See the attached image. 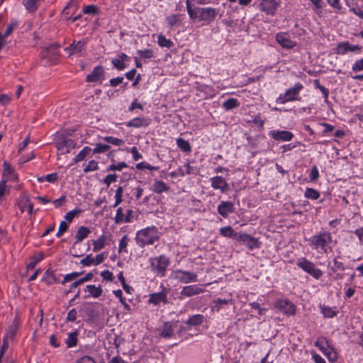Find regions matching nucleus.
Instances as JSON below:
<instances>
[{"label":"nucleus","mask_w":363,"mask_h":363,"mask_svg":"<svg viewBox=\"0 0 363 363\" xmlns=\"http://www.w3.org/2000/svg\"><path fill=\"white\" fill-rule=\"evenodd\" d=\"M130 218H128V216H125L122 208L120 207L117 209L116 215L115 217V222L116 223H121L123 222H130Z\"/></svg>","instance_id":"35"},{"label":"nucleus","mask_w":363,"mask_h":363,"mask_svg":"<svg viewBox=\"0 0 363 363\" xmlns=\"http://www.w3.org/2000/svg\"><path fill=\"white\" fill-rule=\"evenodd\" d=\"M91 233V230L85 226H81L78 228L75 235V243L81 242L88 235Z\"/></svg>","instance_id":"25"},{"label":"nucleus","mask_w":363,"mask_h":363,"mask_svg":"<svg viewBox=\"0 0 363 363\" xmlns=\"http://www.w3.org/2000/svg\"><path fill=\"white\" fill-rule=\"evenodd\" d=\"M269 135L278 141H290L294 137L293 133L288 130H272Z\"/></svg>","instance_id":"18"},{"label":"nucleus","mask_w":363,"mask_h":363,"mask_svg":"<svg viewBox=\"0 0 363 363\" xmlns=\"http://www.w3.org/2000/svg\"><path fill=\"white\" fill-rule=\"evenodd\" d=\"M276 40L284 48L291 49L296 46V43L290 39L287 33H277Z\"/></svg>","instance_id":"19"},{"label":"nucleus","mask_w":363,"mask_h":363,"mask_svg":"<svg viewBox=\"0 0 363 363\" xmlns=\"http://www.w3.org/2000/svg\"><path fill=\"white\" fill-rule=\"evenodd\" d=\"M136 168L138 169L142 170V169H149V170H157L159 169L158 167H154L151 166L150 164L146 163V162H140L136 164Z\"/></svg>","instance_id":"56"},{"label":"nucleus","mask_w":363,"mask_h":363,"mask_svg":"<svg viewBox=\"0 0 363 363\" xmlns=\"http://www.w3.org/2000/svg\"><path fill=\"white\" fill-rule=\"evenodd\" d=\"M148 301L155 306L159 305L160 303H167V289L164 288L160 292L152 294Z\"/></svg>","instance_id":"17"},{"label":"nucleus","mask_w":363,"mask_h":363,"mask_svg":"<svg viewBox=\"0 0 363 363\" xmlns=\"http://www.w3.org/2000/svg\"><path fill=\"white\" fill-rule=\"evenodd\" d=\"M279 4L275 0H262L260 2V9L266 13L274 15Z\"/></svg>","instance_id":"15"},{"label":"nucleus","mask_w":363,"mask_h":363,"mask_svg":"<svg viewBox=\"0 0 363 363\" xmlns=\"http://www.w3.org/2000/svg\"><path fill=\"white\" fill-rule=\"evenodd\" d=\"M150 124L149 120L145 118H135L126 123L128 127L140 128L147 127Z\"/></svg>","instance_id":"22"},{"label":"nucleus","mask_w":363,"mask_h":363,"mask_svg":"<svg viewBox=\"0 0 363 363\" xmlns=\"http://www.w3.org/2000/svg\"><path fill=\"white\" fill-rule=\"evenodd\" d=\"M177 145L178 147L184 152L191 151V145L189 143L182 138L177 139Z\"/></svg>","instance_id":"37"},{"label":"nucleus","mask_w":363,"mask_h":363,"mask_svg":"<svg viewBox=\"0 0 363 363\" xmlns=\"http://www.w3.org/2000/svg\"><path fill=\"white\" fill-rule=\"evenodd\" d=\"M186 10L191 19L194 20L199 18L198 9L196 11L193 9L189 1H186Z\"/></svg>","instance_id":"49"},{"label":"nucleus","mask_w":363,"mask_h":363,"mask_svg":"<svg viewBox=\"0 0 363 363\" xmlns=\"http://www.w3.org/2000/svg\"><path fill=\"white\" fill-rule=\"evenodd\" d=\"M204 291V289L201 288L197 285H188L182 288L180 292V296L184 297H191L203 293ZM180 298H182V297H180Z\"/></svg>","instance_id":"14"},{"label":"nucleus","mask_w":363,"mask_h":363,"mask_svg":"<svg viewBox=\"0 0 363 363\" xmlns=\"http://www.w3.org/2000/svg\"><path fill=\"white\" fill-rule=\"evenodd\" d=\"M58 176L57 173H52L46 175L45 177H40L38 178L39 182H43L44 180L48 182H55L57 180Z\"/></svg>","instance_id":"47"},{"label":"nucleus","mask_w":363,"mask_h":363,"mask_svg":"<svg viewBox=\"0 0 363 363\" xmlns=\"http://www.w3.org/2000/svg\"><path fill=\"white\" fill-rule=\"evenodd\" d=\"M353 72H359L363 70V58L357 60L352 65Z\"/></svg>","instance_id":"63"},{"label":"nucleus","mask_w":363,"mask_h":363,"mask_svg":"<svg viewBox=\"0 0 363 363\" xmlns=\"http://www.w3.org/2000/svg\"><path fill=\"white\" fill-rule=\"evenodd\" d=\"M16 330L17 329L16 325L10 326L6 332V335L4 337H6L7 340H13L16 334Z\"/></svg>","instance_id":"60"},{"label":"nucleus","mask_w":363,"mask_h":363,"mask_svg":"<svg viewBox=\"0 0 363 363\" xmlns=\"http://www.w3.org/2000/svg\"><path fill=\"white\" fill-rule=\"evenodd\" d=\"M18 25V22L16 21H12L6 28L4 34L1 33V41H2L3 46L6 44V38L13 32L14 28H16Z\"/></svg>","instance_id":"31"},{"label":"nucleus","mask_w":363,"mask_h":363,"mask_svg":"<svg viewBox=\"0 0 363 363\" xmlns=\"http://www.w3.org/2000/svg\"><path fill=\"white\" fill-rule=\"evenodd\" d=\"M304 196L307 199H310L312 200H316L320 197V193L314 189L307 188L306 189Z\"/></svg>","instance_id":"38"},{"label":"nucleus","mask_w":363,"mask_h":363,"mask_svg":"<svg viewBox=\"0 0 363 363\" xmlns=\"http://www.w3.org/2000/svg\"><path fill=\"white\" fill-rule=\"evenodd\" d=\"M217 13L213 8H198L199 18L201 21L211 22L216 18Z\"/></svg>","instance_id":"11"},{"label":"nucleus","mask_w":363,"mask_h":363,"mask_svg":"<svg viewBox=\"0 0 363 363\" xmlns=\"http://www.w3.org/2000/svg\"><path fill=\"white\" fill-rule=\"evenodd\" d=\"M56 147L58 150L61 151L62 154L69 152L66 143V137L62 135L59 136L56 142Z\"/></svg>","instance_id":"27"},{"label":"nucleus","mask_w":363,"mask_h":363,"mask_svg":"<svg viewBox=\"0 0 363 363\" xmlns=\"http://www.w3.org/2000/svg\"><path fill=\"white\" fill-rule=\"evenodd\" d=\"M157 43L160 47L167 48H170L174 45L171 40L167 39L163 35L158 36Z\"/></svg>","instance_id":"36"},{"label":"nucleus","mask_w":363,"mask_h":363,"mask_svg":"<svg viewBox=\"0 0 363 363\" xmlns=\"http://www.w3.org/2000/svg\"><path fill=\"white\" fill-rule=\"evenodd\" d=\"M174 334V330L172 324L169 322H167L164 324L162 329L160 333V336L164 338H169Z\"/></svg>","instance_id":"30"},{"label":"nucleus","mask_w":363,"mask_h":363,"mask_svg":"<svg viewBox=\"0 0 363 363\" xmlns=\"http://www.w3.org/2000/svg\"><path fill=\"white\" fill-rule=\"evenodd\" d=\"M319 177V172L316 166H313L310 173V180L311 182L316 181Z\"/></svg>","instance_id":"59"},{"label":"nucleus","mask_w":363,"mask_h":363,"mask_svg":"<svg viewBox=\"0 0 363 363\" xmlns=\"http://www.w3.org/2000/svg\"><path fill=\"white\" fill-rule=\"evenodd\" d=\"M297 265L305 272L308 273L316 279H318L323 275V272L318 269L314 263L306 259L299 260L297 263Z\"/></svg>","instance_id":"6"},{"label":"nucleus","mask_w":363,"mask_h":363,"mask_svg":"<svg viewBox=\"0 0 363 363\" xmlns=\"http://www.w3.org/2000/svg\"><path fill=\"white\" fill-rule=\"evenodd\" d=\"M82 274V272H76L70 274H67L64 277L62 284H64L66 282L71 281L77 277H79Z\"/></svg>","instance_id":"50"},{"label":"nucleus","mask_w":363,"mask_h":363,"mask_svg":"<svg viewBox=\"0 0 363 363\" xmlns=\"http://www.w3.org/2000/svg\"><path fill=\"white\" fill-rule=\"evenodd\" d=\"M80 212H81V211L79 209H74V210L70 211L66 213L65 218L67 222L71 223L72 221L73 218L75 216H77V215H79V213Z\"/></svg>","instance_id":"55"},{"label":"nucleus","mask_w":363,"mask_h":363,"mask_svg":"<svg viewBox=\"0 0 363 363\" xmlns=\"http://www.w3.org/2000/svg\"><path fill=\"white\" fill-rule=\"evenodd\" d=\"M106 238L104 235H101L99 239L93 240L94 244V252H98L103 249L106 245Z\"/></svg>","instance_id":"33"},{"label":"nucleus","mask_w":363,"mask_h":363,"mask_svg":"<svg viewBox=\"0 0 363 363\" xmlns=\"http://www.w3.org/2000/svg\"><path fill=\"white\" fill-rule=\"evenodd\" d=\"M77 9V4L74 0H71L62 10V14L66 20L70 19V16Z\"/></svg>","instance_id":"24"},{"label":"nucleus","mask_w":363,"mask_h":363,"mask_svg":"<svg viewBox=\"0 0 363 363\" xmlns=\"http://www.w3.org/2000/svg\"><path fill=\"white\" fill-rule=\"evenodd\" d=\"M228 303H232V299L217 298L211 303V309L212 311L218 312L221 308Z\"/></svg>","instance_id":"23"},{"label":"nucleus","mask_w":363,"mask_h":363,"mask_svg":"<svg viewBox=\"0 0 363 363\" xmlns=\"http://www.w3.org/2000/svg\"><path fill=\"white\" fill-rule=\"evenodd\" d=\"M152 270L161 277L164 275L166 269L169 265V259L164 255L150 259Z\"/></svg>","instance_id":"3"},{"label":"nucleus","mask_w":363,"mask_h":363,"mask_svg":"<svg viewBox=\"0 0 363 363\" xmlns=\"http://www.w3.org/2000/svg\"><path fill=\"white\" fill-rule=\"evenodd\" d=\"M77 333H72L68 335V337L66 340V344L68 347H72L77 345Z\"/></svg>","instance_id":"41"},{"label":"nucleus","mask_w":363,"mask_h":363,"mask_svg":"<svg viewBox=\"0 0 363 363\" xmlns=\"http://www.w3.org/2000/svg\"><path fill=\"white\" fill-rule=\"evenodd\" d=\"M123 192V187L118 186L116 191V195H115L116 201H115L114 205L113 206L114 208H116L117 206H118L122 202Z\"/></svg>","instance_id":"46"},{"label":"nucleus","mask_w":363,"mask_h":363,"mask_svg":"<svg viewBox=\"0 0 363 363\" xmlns=\"http://www.w3.org/2000/svg\"><path fill=\"white\" fill-rule=\"evenodd\" d=\"M86 40H82L77 42L74 40L72 43L66 48L65 50L69 54V56L77 55L78 56H83L86 49Z\"/></svg>","instance_id":"7"},{"label":"nucleus","mask_w":363,"mask_h":363,"mask_svg":"<svg viewBox=\"0 0 363 363\" xmlns=\"http://www.w3.org/2000/svg\"><path fill=\"white\" fill-rule=\"evenodd\" d=\"M114 295L118 297L121 301V303L123 305L124 308L129 311L130 309V306L126 302L125 299L123 297V293L121 289L113 291Z\"/></svg>","instance_id":"44"},{"label":"nucleus","mask_w":363,"mask_h":363,"mask_svg":"<svg viewBox=\"0 0 363 363\" xmlns=\"http://www.w3.org/2000/svg\"><path fill=\"white\" fill-rule=\"evenodd\" d=\"M43 259V254H40L39 255V257H33L31 258V261L29 264H28L27 265V269H34L35 265L40 262L41 261L42 259Z\"/></svg>","instance_id":"53"},{"label":"nucleus","mask_w":363,"mask_h":363,"mask_svg":"<svg viewBox=\"0 0 363 363\" xmlns=\"http://www.w3.org/2000/svg\"><path fill=\"white\" fill-rule=\"evenodd\" d=\"M332 241L331 235L328 232L320 233L313 236L311 239V245L314 249L320 248L326 252L325 246Z\"/></svg>","instance_id":"4"},{"label":"nucleus","mask_w":363,"mask_h":363,"mask_svg":"<svg viewBox=\"0 0 363 363\" xmlns=\"http://www.w3.org/2000/svg\"><path fill=\"white\" fill-rule=\"evenodd\" d=\"M211 187L216 190H220L222 193L229 191V184L225 179L220 176H216L210 179Z\"/></svg>","instance_id":"9"},{"label":"nucleus","mask_w":363,"mask_h":363,"mask_svg":"<svg viewBox=\"0 0 363 363\" xmlns=\"http://www.w3.org/2000/svg\"><path fill=\"white\" fill-rule=\"evenodd\" d=\"M127 167V164L124 162H119L117 164H113L108 167L110 171H121L123 168Z\"/></svg>","instance_id":"58"},{"label":"nucleus","mask_w":363,"mask_h":363,"mask_svg":"<svg viewBox=\"0 0 363 363\" xmlns=\"http://www.w3.org/2000/svg\"><path fill=\"white\" fill-rule=\"evenodd\" d=\"M137 53L143 59H150L154 57L153 50L151 49L138 50Z\"/></svg>","instance_id":"43"},{"label":"nucleus","mask_w":363,"mask_h":363,"mask_svg":"<svg viewBox=\"0 0 363 363\" xmlns=\"http://www.w3.org/2000/svg\"><path fill=\"white\" fill-rule=\"evenodd\" d=\"M238 105H239V103L238 102L237 99L231 98V99H227L223 104V107L225 110H230V109H233V108H235L238 107Z\"/></svg>","instance_id":"39"},{"label":"nucleus","mask_w":363,"mask_h":363,"mask_svg":"<svg viewBox=\"0 0 363 363\" xmlns=\"http://www.w3.org/2000/svg\"><path fill=\"white\" fill-rule=\"evenodd\" d=\"M128 241H129V238H128V235H124L119 242V249H118L119 252H121L123 251H126L125 249L127 247Z\"/></svg>","instance_id":"52"},{"label":"nucleus","mask_w":363,"mask_h":363,"mask_svg":"<svg viewBox=\"0 0 363 363\" xmlns=\"http://www.w3.org/2000/svg\"><path fill=\"white\" fill-rule=\"evenodd\" d=\"M112 64L115 68H116L118 70H123L125 67V65L124 62H122L121 60L118 59H113L112 60Z\"/></svg>","instance_id":"61"},{"label":"nucleus","mask_w":363,"mask_h":363,"mask_svg":"<svg viewBox=\"0 0 363 363\" xmlns=\"http://www.w3.org/2000/svg\"><path fill=\"white\" fill-rule=\"evenodd\" d=\"M235 211L234 205L230 201H221L218 206V213L224 218H227L230 213Z\"/></svg>","instance_id":"20"},{"label":"nucleus","mask_w":363,"mask_h":363,"mask_svg":"<svg viewBox=\"0 0 363 363\" xmlns=\"http://www.w3.org/2000/svg\"><path fill=\"white\" fill-rule=\"evenodd\" d=\"M68 228V225L66 223V221H61L60 223L58 231L56 234V236L57 238H60L67 230Z\"/></svg>","instance_id":"57"},{"label":"nucleus","mask_w":363,"mask_h":363,"mask_svg":"<svg viewBox=\"0 0 363 363\" xmlns=\"http://www.w3.org/2000/svg\"><path fill=\"white\" fill-rule=\"evenodd\" d=\"M84 291L89 293L87 296H84L85 298L88 297L99 298L101 296L103 292L101 286H96L95 285L92 284L87 285Z\"/></svg>","instance_id":"21"},{"label":"nucleus","mask_w":363,"mask_h":363,"mask_svg":"<svg viewBox=\"0 0 363 363\" xmlns=\"http://www.w3.org/2000/svg\"><path fill=\"white\" fill-rule=\"evenodd\" d=\"M315 345L327 357L330 362H335L337 359V352L329 346L328 341L324 338L318 339Z\"/></svg>","instance_id":"5"},{"label":"nucleus","mask_w":363,"mask_h":363,"mask_svg":"<svg viewBox=\"0 0 363 363\" xmlns=\"http://www.w3.org/2000/svg\"><path fill=\"white\" fill-rule=\"evenodd\" d=\"M204 317L201 314H196L191 316L186 323L190 326H198L203 323Z\"/></svg>","instance_id":"29"},{"label":"nucleus","mask_w":363,"mask_h":363,"mask_svg":"<svg viewBox=\"0 0 363 363\" xmlns=\"http://www.w3.org/2000/svg\"><path fill=\"white\" fill-rule=\"evenodd\" d=\"M220 233L224 237L230 238L237 240L239 233L235 232L232 227L226 226L220 229Z\"/></svg>","instance_id":"26"},{"label":"nucleus","mask_w":363,"mask_h":363,"mask_svg":"<svg viewBox=\"0 0 363 363\" xmlns=\"http://www.w3.org/2000/svg\"><path fill=\"white\" fill-rule=\"evenodd\" d=\"M43 0H23V4L25 6L27 11L33 13L38 8V3Z\"/></svg>","instance_id":"28"},{"label":"nucleus","mask_w":363,"mask_h":363,"mask_svg":"<svg viewBox=\"0 0 363 363\" xmlns=\"http://www.w3.org/2000/svg\"><path fill=\"white\" fill-rule=\"evenodd\" d=\"M237 240L247 245L250 249L259 247V242L256 238L244 233H239Z\"/></svg>","instance_id":"16"},{"label":"nucleus","mask_w":363,"mask_h":363,"mask_svg":"<svg viewBox=\"0 0 363 363\" xmlns=\"http://www.w3.org/2000/svg\"><path fill=\"white\" fill-rule=\"evenodd\" d=\"M43 280L45 282H46L48 285L52 284L56 282V279H55L54 274L52 272H50L49 269H48L45 272V274L43 275Z\"/></svg>","instance_id":"40"},{"label":"nucleus","mask_w":363,"mask_h":363,"mask_svg":"<svg viewBox=\"0 0 363 363\" xmlns=\"http://www.w3.org/2000/svg\"><path fill=\"white\" fill-rule=\"evenodd\" d=\"M110 149V146L108 145L105 144H96V147L93 150L94 154H99L104 153L108 151Z\"/></svg>","instance_id":"48"},{"label":"nucleus","mask_w":363,"mask_h":363,"mask_svg":"<svg viewBox=\"0 0 363 363\" xmlns=\"http://www.w3.org/2000/svg\"><path fill=\"white\" fill-rule=\"evenodd\" d=\"M275 307L287 315H294L296 312L295 306L288 300H278Z\"/></svg>","instance_id":"12"},{"label":"nucleus","mask_w":363,"mask_h":363,"mask_svg":"<svg viewBox=\"0 0 363 363\" xmlns=\"http://www.w3.org/2000/svg\"><path fill=\"white\" fill-rule=\"evenodd\" d=\"M104 140L106 141L108 143L112 144L116 146H121L124 144V141L123 140L111 136L105 137Z\"/></svg>","instance_id":"45"},{"label":"nucleus","mask_w":363,"mask_h":363,"mask_svg":"<svg viewBox=\"0 0 363 363\" xmlns=\"http://www.w3.org/2000/svg\"><path fill=\"white\" fill-rule=\"evenodd\" d=\"M169 190V186L165 182L162 181H155L153 185V191L157 194H162V192Z\"/></svg>","instance_id":"32"},{"label":"nucleus","mask_w":363,"mask_h":363,"mask_svg":"<svg viewBox=\"0 0 363 363\" xmlns=\"http://www.w3.org/2000/svg\"><path fill=\"white\" fill-rule=\"evenodd\" d=\"M303 88V85L298 82L295 84L294 87L289 89L286 91L284 94H280L277 99V102L279 104H285L288 101H300L299 92Z\"/></svg>","instance_id":"2"},{"label":"nucleus","mask_w":363,"mask_h":363,"mask_svg":"<svg viewBox=\"0 0 363 363\" xmlns=\"http://www.w3.org/2000/svg\"><path fill=\"white\" fill-rule=\"evenodd\" d=\"M91 149L89 147H84L82 150H81L75 157L73 158V161L74 163H77L80 161L84 160L86 155L91 152Z\"/></svg>","instance_id":"34"},{"label":"nucleus","mask_w":363,"mask_h":363,"mask_svg":"<svg viewBox=\"0 0 363 363\" xmlns=\"http://www.w3.org/2000/svg\"><path fill=\"white\" fill-rule=\"evenodd\" d=\"M174 273L175 278L182 283L188 284L197 281V274L195 273L182 269H177L174 272Z\"/></svg>","instance_id":"8"},{"label":"nucleus","mask_w":363,"mask_h":363,"mask_svg":"<svg viewBox=\"0 0 363 363\" xmlns=\"http://www.w3.org/2000/svg\"><path fill=\"white\" fill-rule=\"evenodd\" d=\"M104 79V67L101 65L96 66L93 71L86 76L87 82H97Z\"/></svg>","instance_id":"13"},{"label":"nucleus","mask_w":363,"mask_h":363,"mask_svg":"<svg viewBox=\"0 0 363 363\" xmlns=\"http://www.w3.org/2000/svg\"><path fill=\"white\" fill-rule=\"evenodd\" d=\"M315 87L318 89L322 94H323V96L325 98V100L327 101L329 95V91L327 88L320 84L319 81L318 79L315 80L314 82Z\"/></svg>","instance_id":"54"},{"label":"nucleus","mask_w":363,"mask_h":363,"mask_svg":"<svg viewBox=\"0 0 363 363\" xmlns=\"http://www.w3.org/2000/svg\"><path fill=\"white\" fill-rule=\"evenodd\" d=\"M191 169L192 167L190 166V164L189 163H186V164L184 165V169L180 168L179 169L178 174L182 177L184 176L186 174H190L191 173Z\"/></svg>","instance_id":"62"},{"label":"nucleus","mask_w":363,"mask_h":363,"mask_svg":"<svg viewBox=\"0 0 363 363\" xmlns=\"http://www.w3.org/2000/svg\"><path fill=\"white\" fill-rule=\"evenodd\" d=\"M158 238L156 228L152 227L138 231L135 240L137 244L143 247L146 245H152Z\"/></svg>","instance_id":"1"},{"label":"nucleus","mask_w":363,"mask_h":363,"mask_svg":"<svg viewBox=\"0 0 363 363\" xmlns=\"http://www.w3.org/2000/svg\"><path fill=\"white\" fill-rule=\"evenodd\" d=\"M94 258L91 255H86L84 259H81L80 263L84 266H90L94 264Z\"/></svg>","instance_id":"64"},{"label":"nucleus","mask_w":363,"mask_h":363,"mask_svg":"<svg viewBox=\"0 0 363 363\" xmlns=\"http://www.w3.org/2000/svg\"><path fill=\"white\" fill-rule=\"evenodd\" d=\"M1 179L6 182H16L18 180V177L15 172L14 168L11 167V164L6 161H4L3 163V173Z\"/></svg>","instance_id":"10"},{"label":"nucleus","mask_w":363,"mask_h":363,"mask_svg":"<svg viewBox=\"0 0 363 363\" xmlns=\"http://www.w3.org/2000/svg\"><path fill=\"white\" fill-rule=\"evenodd\" d=\"M99 168L98 163L95 160H91L89 162L87 166H86L83 171L86 173L91 171L97 170Z\"/></svg>","instance_id":"51"},{"label":"nucleus","mask_w":363,"mask_h":363,"mask_svg":"<svg viewBox=\"0 0 363 363\" xmlns=\"http://www.w3.org/2000/svg\"><path fill=\"white\" fill-rule=\"evenodd\" d=\"M347 47H348V42H342L339 44H337L335 52L338 55H345L347 52Z\"/></svg>","instance_id":"42"}]
</instances>
